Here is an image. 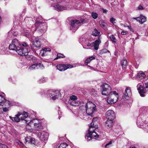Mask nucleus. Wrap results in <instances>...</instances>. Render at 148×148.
Wrapping results in <instances>:
<instances>
[{"label":"nucleus","mask_w":148,"mask_h":148,"mask_svg":"<svg viewBox=\"0 0 148 148\" xmlns=\"http://www.w3.org/2000/svg\"><path fill=\"white\" fill-rule=\"evenodd\" d=\"M27 124L26 127L29 128V127H32L34 126L35 130H36L39 131L43 129V127L40 123V121L37 119H35L32 120H28L27 119L25 120Z\"/></svg>","instance_id":"7ed1b4c3"},{"label":"nucleus","mask_w":148,"mask_h":148,"mask_svg":"<svg viewBox=\"0 0 148 148\" xmlns=\"http://www.w3.org/2000/svg\"><path fill=\"white\" fill-rule=\"evenodd\" d=\"M100 34V32H98L96 29H94V31L93 32L92 34L95 36H98Z\"/></svg>","instance_id":"72a5a7b5"},{"label":"nucleus","mask_w":148,"mask_h":148,"mask_svg":"<svg viewBox=\"0 0 148 148\" xmlns=\"http://www.w3.org/2000/svg\"><path fill=\"white\" fill-rule=\"evenodd\" d=\"M86 113L89 115L92 116L93 114L96 111V106L93 103L88 102L85 105Z\"/></svg>","instance_id":"39448f33"},{"label":"nucleus","mask_w":148,"mask_h":148,"mask_svg":"<svg viewBox=\"0 0 148 148\" xmlns=\"http://www.w3.org/2000/svg\"><path fill=\"white\" fill-rule=\"evenodd\" d=\"M100 42L101 40L99 39H98L96 40L94 42L92 43H88L87 46L91 47H93L95 50H97L98 49V47Z\"/></svg>","instance_id":"f8f14e48"},{"label":"nucleus","mask_w":148,"mask_h":148,"mask_svg":"<svg viewBox=\"0 0 148 148\" xmlns=\"http://www.w3.org/2000/svg\"><path fill=\"white\" fill-rule=\"evenodd\" d=\"M137 87L140 95L141 97H144V94L146 92V90L144 88L143 86L140 84H138L137 86Z\"/></svg>","instance_id":"2eb2a0df"},{"label":"nucleus","mask_w":148,"mask_h":148,"mask_svg":"<svg viewBox=\"0 0 148 148\" xmlns=\"http://www.w3.org/2000/svg\"><path fill=\"white\" fill-rule=\"evenodd\" d=\"M60 112V114H61V112Z\"/></svg>","instance_id":"69168bd1"},{"label":"nucleus","mask_w":148,"mask_h":148,"mask_svg":"<svg viewBox=\"0 0 148 148\" xmlns=\"http://www.w3.org/2000/svg\"><path fill=\"white\" fill-rule=\"evenodd\" d=\"M19 113L21 114L19 117L20 120H25V119H24L26 118L28 116V113L24 111L23 112H19Z\"/></svg>","instance_id":"4be33fe9"},{"label":"nucleus","mask_w":148,"mask_h":148,"mask_svg":"<svg viewBox=\"0 0 148 148\" xmlns=\"http://www.w3.org/2000/svg\"><path fill=\"white\" fill-rule=\"evenodd\" d=\"M112 144V141H110L109 143L107 144L105 146L106 147H108V146Z\"/></svg>","instance_id":"603ef678"},{"label":"nucleus","mask_w":148,"mask_h":148,"mask_svg":"<svg viewBox=\"0 0 148 148\" xmlns=\"http://www.w3.org/2000/svg\"><path fill=\"white\" fill-rule=\"evenodd\" d=\"M9 49L10 50L14 51L20 55H27L30 51L28 45L25 42L20 44L19 41L16 39L12 40L9 45Z\"/></svg>","instance_id":"f257e3e1"},{"label":"nucleus","mask_w":148,"mask_h":148,"mask_svg":"<svg viewBox=\"0 0 148 148\" xmlns=\"http://www.w3.org/2000/svg\"><path fill=\"white\" fill-rule=\"evenodd\" d=\"M99 23L100 26L104 29H105L107 26V24L103 20H100L99 21Z\"/></svg>","instance_id":"a878e982"},{"label":"nucleus","mask_w":148,"mask_h":148,"mask_svg":"<svg viewBox=\"0 0 148 148\" xmlns=\"http://www.w3.org/2000/svg\"><path fill=\"white\" fill-rule=\"evenodd\" d=\"M77 97L76 96H75V101H76V100H77Z\"/></svg>","instance_id":"e2e57ef3"},{"label":"nucleus","mask_w":148,"mask_h":148,"mask_svg":"<svg viewBox=\"0 0 148 148\" xmlns=\"http://www.w3.org/2000/svg\"><path fill=\"white\" fill-rule=\"evenodd\" d=\"M92 17L94 19L97 18L98 16V14L95 12H92L91 13Z\"/></svg>","instance_id":"473e14b6"},{"label":"nucleus","mask_w":148,"mask_h":148,"mask_svg":"<svg viewBox=\"0 0 148 148\" xmlns=\"http://www.w3.org/2000/svg\"><path fill=\"white\" fill-rule=\"evenodd\" d=\"M147 77H148L147 78H148V76H147Z\"/></svg>","instance_id":"774afa93"},{"label":"nucleus","mask_w":148,"mask_h":148,"mask_svg":"<svg viewBox=\"0 0 148 148\" xmlns=\"http://www.w3.org/2000/svg\"><path fill=\"white\" fill-rule=\"evenodd\" d=\"M107 52L110 53L109 51L106 49H103L100 51V53L101 54L106 53Z\"/></svg>","instance_id":"58836bf2"},{"label":"nucleus","mask_w":148,"mask_h":148,"mask_svg":"<svg viewBox=\"0 0 148 148\" xmlns=\"http://www.w3.org/2000/svg\"><path fill=\"white\" fill-rule=\"evenodd\" d=\"M60 114L59 113V119H60V117H61L60 116Z\"/></svg>","instance_id":"0e129e2a"},{"label":"nucleus","mask_w":148,"mask_h":148,"mask_svg":"<svg viewBox=\"0 0 148 148\" xmlns=\"http://www.w3.org/2000/svg\"><path fill=\"white\" fill-rule=\"evenodd\" d=\"M21 114L19 112H18V114L15 115V116L14 117H12L11 116H10V118L14 122H18L20 121V118L19 117L20 116Z\"/></svg>","instance_id":"6ab92c4d"},{"label":"nucleus","mask_w":148,"mask_h":148,"mask_svg":"<svg viewBox=\"0 0 148 148\" xmlns=\"http://www.w3.org/2000/svg\"><path fill=\"white\" fill-rule=\"evenodd\" d=\"M65 57V56L63 55L61 53H58L57 54V57L55 58V60H57L59 58H64Z\"/></svg>","instance_id":"c9c22d12"},{"label":"nucleus","mask_w":148,"mask_h":148,"mask_svg":"<svg viewBox=\"0 0 148 148\" xmlns=\"http://www.w3.org/2000/svg\"><path fill=\"white\" fill-rule=\"evenodd\" d=\"M132 92L130 88L129 87H127L125 91L124 98L126 99L127 97L131 96Z\"/></svg>","instance_id":"aec40b11"},{"label":"nucleus","mask_w":148,"mask_h":148,"mask_svg":"<svg viewBox=\"0 0 148 148\" xmlns=\"http://www.w3.org/2000/svg\"><path fill=\"white\" fill-rule=\"evenodd\" d=\"M37 135L40 138V140L45 142L47 141L48 137L49 134L46 132L42 131L38 133Z\"/></svg>","instance_id":"1a4fd4ad"},{"label":"nucleus","mask_w":148,"mask_h":148,"mask_svg":"<svg viewBox=\"0 0 148 148\" xmlns=\"http://www.w3.org/2000/svg\"><path fill=\"white\" fill-rule=\"evenodd\" d=\"M145 76L144 73L142 71H139L138 73L137 78L139 80H141L143 79Z\"/></svg>","instance_id":"5701e85b"},{"label":"nucleus","mask_w":148,"mask_h":148,"mask_svg":"<svg viewBox=\"0 0 148 148\" xmlns=\"http://www.w3.org/2000/svg\"><path fill=\"white\" fill-rule=\"evenodd\" d=\"M9 107L4 108H3V111L4 112H6L9 110Z\"/></svg>","instance_id":"de8ad7c7"},{"label":"nucleus","mask_w":148,"mask_h":148,"mask_svg":"<svg viewBox=\"0 0 148 148\" xmlns=\"http://www.w3.org/2000/svg\"><path fill=\"white\" fill-rule=\"evenodd\" d=\"M139 22L141 24H142L146 21V18L144 16L141 15L139 17Z\"/></svg>","instance_id":"c85d7f7f"},{"label":"nucleus","mask_w":148,"mask_h":148,"mask_svg":"<svg viewBox=\"0 0 148 148\" xmlns=\"http://www.w3.org/2000/svg\"><path fill=\"white\" fill-rule=\"evenodd\" d=\"M29 52L27 55H23V56H26V58L27 59L31 60V59H32V58H33V56H30L29 55H28V54Z\"/></svg>","instance_id":"a19ab883"},{"label":"nucleus","mask_w":148,"mask_h":148,"mask_svg":"<svg viewBox=\"0 0 148 148\" xmlns=\"http://www.w3.org/2000/svg\"><path fill=\"white\" fill-rule=\"evenodd\" d=\"M138 8L139 10H142L143 9V7L141 5H140L138 6Z\"/></svg>","instance_id":"13d9d810"},{"label":"nucleus","mask_w":148,"mask_h":148,"mask_svg":"<svg viewBox=\"0 0 148 148\" xmlns=\"http://www.w3.org/2000/svg\"><path fill=\"white\" fill-rule=\"evenodd\" d=\"M44 51H45V52H50L51 51L50 49L49 48H45L43 49H42Z\"/></svg>","instance_id":"8fccbe9b"},{"label":"nucleus","mask_w":148,"mask_h":148,"mask_svg":"<svg viewBox=\"0 0 148 148\" xmlns=\"http://www.w3.org/2000/svg\"><path fill=\"white\" fill-rule=\"evenodd\" d=\"M95 56H90L85 61V63L86 65H88V64L92 60H95Z\"/></svg>","instance_id":"cd10ccee"},{"label":"nucleus","mask_w":148,"mask_h":148,"mask_svg":"<svg viewBox=\"0 0 148 148\" xmlns=\"http://www.w3.org/2000/svg\"><path fill=\"white\" fill-rule=\"evenodd\" d=\"M68 108L73 112L72 110L73 109L74 105V95H72L70 97V99L68 101Z\"/></svg>","instance_id":"dca6fc26"},{"label":"nucleus","mask_w":148,"mask_h":148,"mask_svg":"<svg viewBox=\"0 0 148 148\" xmlns=\"http://www.w3.org/2000/svg\"><path fill=\"white\" fill-rule=\"evenodd\" d=\"M84 21V19H81L80 20H75V29H78L80 26L83 23V22Z\"/></svg>","instance_id":"a211bd4d"},{"label":"nucleus","mask_w":148,"mask_h":148,"mask_svg":"<svg viewBox=\"0 0 148 148\" xmlns=\"http://www.w3.org/2000/svg\"><path fill=\"white\" fill-rule=\"evenodd\" d=\"M125 27H127L130 31L133 32V30L132 28L130 26H125Z\"/></svg>","instance_id":"3c124183"},{"label":"nucleus","mask_w":148,"mask_h":148,"mask_svg":"<svg viewBox=\"0 0 148 148\" xmlns=\"http://www.w3.org/2000/svg\"><path fill=\"white\" fill-rule=\"evenodd\" d=\"M58 11H62L66 9V8L60 5L58 3H56L52 5Z\"/></svg>","instance_id":"f3484780"},{"label":"nucleus","mask_w":148,"mask_h":148,"mask_svg":"<svg viewBox=\"0 0 148 148\" xmlns=\"http://www.w3.org/2000/svg\"><path fill=\"white\" fill-rule=\"evenodd\" d=\"M97 119V118H94L89 126V128L88 130V132L85 136V138L88 141L90 140L92 138H97L99 136V135L95 131L96 129L98 127L97 126L94 125V122Z\"/></svg>","instance_id":"f03ea898"},{"label":"nucleus","mask_w":148,"mask_h":148,"mask_svg":"<svg viewBox=\"0 0 148 148\" xmlns=\"http://www.w3.org/2000/svg\"><path fill=\"white\" fill-rule=\"evenodd\" d=\"M41 39L38 37L36 38L33 41V46L34 47L39 48L42 42Z\"/></svg>","instance_id":"4468645a"},{"label":"nucleus","mask_w":148,"mask_h":148,"mask_svg":"<svg viewBox=\"0 0 148 148\" xmlns=\"http://www.w3.org/2000/svg\"><path fill=\"white\" fill-rule=\"evenodd\" d=\"M101 87L103 89L102 93V95H108L112 93L111 91V88L108 84L104 83L102 85Z\"/></svg>","instance_id":"0eeeda50"},{"label":"nucleus","mask_w":148,"mask_h":148,"mask_svg":"<svg viewBox=\"0 0 148 148\" xmlns=\"http://www.w3.org/2000/svg\"><path fill=\"white\" fill-rule=\"evenodd\" d=\"M31 137H27L25 138V140L26 142H27L28 143H30L31 141Z\"/></svg>","instance_id":"c03bdc74"},{"label":"nucleus","mask_w":148,"mask_h":148,"mask_svg":"<svg viewBox=\"0 0 148 148\" xmlns=\"http://www.w3.org/2000/svg\"><path fill=\"white\" fill-rule=\"evenodd\" d=\"M73 66L70 64H59L56 66L57 69L60 71H64L67 69L73 68Z\"/></svg>","instance_id":"9d476101"},{"label":"nucleus","mask_w":148,"mask_h":148,"mask_svg":"<svg viewBox=\"0 0 148 148\" xmlns=\"http://www.w3.org/2000/svg\"><path fill=\"white\" fill-rule=\"evenodd\" d=\"M39 68H40L41 69H44V66L42 64L40 63H36L29 66L28 68V69L31 71Z\"/></svg>","instance_id":"9b49d317"},{"label":"nucleus","mask_w":148,"mask_h":148,"mask_svg":"<svg viewBox=\"0 0 148 148\" xmlns=\"http://www.w3.org/2000/svg\"><path fill=\"white\" fill-rule=\"evenodd\" d=\"M121 66L123 69H125L126 68L127 65V61L126 60L124 59L121 62Z\"/></svg>","instance_id":"7c9ffc66"},{"label":"nucleus","mask_w":148,"mask_h":148,"mask_svg":"<svg viewBox=\"0 0 148 148\" xmlns=\"http://www.w3.org/2000/svg\"><path fill=\"white\" fill-rule=\"evenodd\" d=\"M133 19H134L136 20L137 21L139 22V17H136V18L134 17V18H133Z\"/></svg>","instance_id":"4d7b16f0"},{"label":"nucleus","mask_w":148,"mask_h":148,"mask_svg":"<svg viewBox=\"0 0 148 148\" xmlns=\"http://www.w3.org/2000/svg\"><path fill=\"white\" fill-rule=\"evenodd\" d=\"M35 27L32 26L31 28L29 29V32L32 34L33 33L36 29L39 28V31L41 33H44L47 29V25L46 23H42L40 22L36 21L35 23Z\"/></svg>","instance_id":"20e7f679"},{"label":"nucleus","mask_w":148,"mask_h":148,"mask_svg":"<svg viewBox=\"0 0 148 148\" xmlns=\"http://www.w3.org/2000/svg\"><path fill=\"white\" fill-rule=\"evenodd\" d=\"M4 101V103L3 105H5V106H10V102L7 100H6L5 99V101Z\"/></svg>","instance_id":"37998d69"},{"label":"nucleus","mask_w":148,"mask_h":148,"mask_svg":"<svg viewBox=\"0 0 148 148\" xmlns=\"http://www.w3.org/2000/svg\"><path fill=\"white\" fill-rule=\"evenodd\" d=\"M5 49L4 48H3V52L2 51H1L0 50V53L1 54H2L4 53V51Z\"/></svg>","instance_id":"052dcab7"},{"label":"nucleus","mask_w":148,"mask_h":148,"mask_svg":"<svg viewBox=\"0 0 148 148\" xmlns=\"http://www.w3.org/2000/svg\"><path fill=\"white\" fill-rule=\"evenodd\" d=\"M40 54L42 56H44L47 54V52H45L43 49H42L40 51Z\"/></svg>","instance_id":"ea45409f"},{"label":"nucleus","mask_w":148,"mask_h":148,"mask_svg":"<svg viewBox=\"0 0 148 148\" xmlns=\"http://www.w3.org/2000/svg\"><path fill=\"white\" fill-rule=\"evenodd\" d=\"M61 94L58 90H49L48 92L47 96L53 100L60 97Z\"/></svg>","instance_id":"6e6552de"},{"label":"nucleus","mask_w":148,"mask_h":148,"mask_svg":"<svg viewBox=\"0 0 148 148\" xmlns=\"http://www.w3.org/2000/svg\"><path fill=\"white\" fill-rule=\"evenodd\" d=\"M112 144V141H110L109 143L107 144L105 146L106 147H108V146Z\"/></svg>","instance_id":"864d4df0"},{"label":"nucleus","mask_w":148,"mask_h":148,"mask_svg":"<svg viewBox=\"0 0 148 148\" xmlns=\"http://www.w3.org/2000/svg\"><path fill=\"white\" fill-rule=\"evenodd\" d=\"M29 20L30 21V23H34V22H33V21L32 20V18H27L26 20Z\"/></svg>","instance_id":"09e8293b"},{"label":"nucleus","mask_w":148,"mask_h":148,"mask_svg":"<svg viewBox=\"0 0 148 148\" xmlns=\"http://www.w3.org/2000/svg\"><path fill=\"white\" fill-rule=\"evenodd\" d=\"M68 145L66 143H62L60 145H55L54 148H66Z\"/></svg>","instance_id":"bb28decb"},{"label":"nucleus","mask_w":148,"mask_h":148,"mask_svg":"<svg viewBox=\"0 0 148 148\" xmlns=\"http://www.w3.org/2000/svg\"><path fill=\"white\" fill-rule=\"evenodd\" d=\"M89 92L91 95L94 96H96L97 95V92L94 89L92 88L90 90Z\"/></svg>","instance_id":"c756f323"},{"label":"nucleus","mask_w":148,"mask_h":148,"mask_svg":"<svg viewBox=\"0 0 148 148\" xmlns=\"http://www.w3.org/2000/svg\"><path fill=\"white\" fill-rule=\"evenodd\" d=\"M1 146L2 148H8L7 146L4 145L2 144Z\"/></svg>","instance_id":"5fc2aeb1"},{"label":"nucleus","mask_w":148,"mask_h":148,"mask_svg":"<svg viewBox=\"0 0 148 148\" xmlns=\"http://www.w3.org/2000/svg\"><path fill=\"white\" fill-rule=\"evenodd\" d=\"M68 20L69 21V23H70V29L72 30L74 28V20L73 18L71 17H69Z\"/></svg>","instance_id":"b1692460"},{"label":"nucleus","mask_w":148,"mask_h":148,"mask_svg":"<svg viewBox=\"0 0 148 148\" xmlns=\"http://www.w3.org/2000/svg\"><path fill=\"white\" fill-rule=\"evenodd\" d=\"M107 120L106 121L105 124V126L107 128H110L112 127L113 125V120H110V119H107Z\"/></svg>","instance_id":"412c9836"},{"label":"nucleus","mask_w":148,"mask_h":148,"mask_svg":"<svg viewBox=\"0 0 148 148\" xmlns=\"http://www.w3.org/2000/svg\"><path fill=\"white\" fill-rule=\"evenodd\" d=\"M80 102L77 100L75 101V106H78L80 104Z\"/></svg>","instance_id":"a18cd8bd"},{"label":"nucleus","mask_w":148,"mask_h":148,"mask_svg":"<svg viewBox=\"0 0 148 148\" xmlns=\"http://www.w3.org/2000/svg\"><path fill=\"white\" fill-rule=\"evenodd\" d=\"M31 142L30 143L34 144L35 143V140L34 138L31 137Z\"/></svg>","instance_id":"49530a36"},{"label":"nucleus","mask_w":148,"mask_h":148,"mask_svg":"<svg viewBox=\"0 0 148 148\" xmlns=\"http://www.w3.org/2000/svg\"><path fill=\"white\" fill-rule=\"evenodd\" d=\"M126 34V33L125 32L123 31H122L121 32V34L123 35H125Z\"/></svg>","instance_id":"bf43d9fd"},{"label":"nucleus","mask_w":148,"mask_h":148,"mask_svg":"<svg viewBox=\"0 0 148 148\" xmlns=\"http://www.w3.org/2000/svg\"><path fill=\"white\" fill-rule=\"evenodd\" d=\"M5 99L1 95H0V105L3 106L4 103Z\"/></svg>","instance_id":"2f4dec72"},{"label":"nucleus","mask_w":148,"mask_h":148,"mask_svg":"<svg viewBox=\"0 0 148 148\" xmlns=\"http://www.w3.org/2000/svg\"><path fill=\"white\" fill-rule=\"evenodd\" d=\"M143 121L141 122H140L139 121V120H138L137 122V124L138 127L140 128L144 127L145 128L146 127V126H148V125L147 123L144 124L143 123H142Z\"/></svg>","instance_id":"393cba45"},{"label":"nucleus","mask_w":148,"mask_h":148,"mask_svg":"<svg viewBox=\"0 0 148 148\" xmlns=\"http://www.w3.org/2000/svg\"><path fill=\"white\" fill-rule=\"evenodd\" d=\"M106 116L107 119H110V120H114L115 118L114 111L111 110H108L106 112Z\"/></svg>","instance_id":"ddd939ff"},{"label":"nucleus","mask_w":148,"mask_h":148,"mask_svg":"<svg viewBox=\"0 0 148 148\" xmlns=\"http://www.w3.org/2000/svg\"><path fill=\"white\" fill-rule=\"evenodd\" d=\"M101 10L103 11V13H106L108 11L106 9H104L103 8L101 9Z\"/></svg>","instance_id":"6e6d98bb"},{"label":"nucleus","mask_w":148,"mask_h":148,"mask_svg":"<svg viewBox=\"0 0 148 148\" xmlns=\"http://www.w3.org/2000/svg\"><path fill=\"white\" fill-rule=\"evenodd\" d=\"M47 80L46 78L42 77L39 80V81L40 83H43L45 82Z\"/></svg>","instance_id":"4c0bfd02"},{"label":"nucleus","mask_w":148,"mask_h":148,"mask_svg":"<svg viewBox=\"0 0 148 148\" xmlns=\"http://www.w3.org/2000/svg\"><path fill=\"white\" fill-rule=\"evenodd\" d=\"M110 38L112 41L115 43L116 42V40L115 37L113 35H111L110 37Z\"/></svg>","instance_id":"f704fd0d"},{"label":"nucleus","mask_w":148,"mask_h":148,"mask_svg":"<svg viewBox=\"0 0 148 148\" xmlns=\"http://www.w3.org/2000/svg\"><path fill=\"white\" fill-rule=\"evenodd\" d=\"M29 1H31V0H28Z\"/></svg>","instance_id":"338daca9"},{"label":"nucleus","mask_w":148,"mask_h":148,"mask_svg":"<svg viewBox=\"0 0 148 148\" xmlns=\"http://www.w3.org/2000/svg\"><path fill=\"white\" fill-rule=\"evenodd\" d=\"M86 40L84 36H81L79 38V41L81 43L85 42Z\"/></svg>","instance_id":"e433bc0d"},{"label":"nucleus","mask_w":148,"mask_h":148,"mask_svg":"<svg viewBox=\"0 0 148 148\" xmlns=\"http://www.w3.org/2000/svg\"><path fill=\"white\" fill-rule=\"evenodd\" d=\"M145 87L146 88H148V82L145 84Z\"/></svg>","instance_id":"680f3d73"},{"label":"nucleus","mask_w":148,"mask_h":148,"mask_svg":"<svg viewBox=\"0 0 148 148\" xmlns=\"http://www.w3.org/2000/svg\"><path fill=\"white\" fill-rule=\"evenodd\" d=\"M119 95L118 93L114 91L113 93L110 94L108 97L107 101L108 103L111 104L116 102L118 100Z\"/></svg>","instance_id":"423d86ee"},{"label":"nucleus","mask_w":148,"mask_h":148,"mask_svg":"<svg viewBox=\"0 0 148 148\" xmlns=\"http://www.w3.org/2000/svg\"><path fill=\"white\" fill-rule=\"evenodd\" d=\"M116 20V19L113 17H112L110 18V22L113 24H114L116 23V22H115Z\"/></svg>","instance_id":"79ce46f5"}]
</instances>
